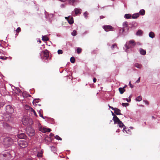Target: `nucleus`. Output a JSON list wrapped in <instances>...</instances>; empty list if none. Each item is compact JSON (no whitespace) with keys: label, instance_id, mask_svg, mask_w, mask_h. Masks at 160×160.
Returning <instances> with one entry per match:
<instances>
[{"label":"nucleus","instance_id":"26","mask_svg":"<svg viewBox=\"0 0 160 160\" xmlns=\"http://www.w3.org/2000/svg\"><path fill=\"white\" fill-rule=\"evenodd\" d=\"M143 32L140 30H138L136 33L137 35H141L142 34Z\"/></svg>","mask_w":160,"mask_h":160},{"label":"nucleus","instance_id":"48","mask_svg":"<svg viewBox=\"0 0 160 160\" xmlns=\"http://www.w3.org/2000/svg\"><path fill=\"white\" fill-rule=\"evenodd\" d=\"M129 85L130 86L131 88H133V86L132 85L130 82L129 83Z\"/></svg>","mask_w":160,"mask_h":160},{"label":"nucleus","instance_id":"33","mask_svg":"<svg viewBox=\"0 0 160 160\" xmlns=\"http://www.w3.org/2000/svg\"><path fill=\"white\" fill-rule=\"evenodd\" d=\"M70 62L72 63H74L75 62V59L74 57H72L70 59Z\"/></svg>","mask_w":160,"mask_h":160},{"label":"nucleus","instance_id":"18","mask_svg":"<svg viewBox=\"0 0 160 160\" xmlns=\"http://www.w3.org/2000/svg\"><path fill=\"white\" fill-rule=\"evenodd\" d=\"M128 23L127 22H124L123 23V26L124 27V28H126V29L127 30V31L128 30Z\"/></svg>","mask_w":160,"mask_h":160},{"label":"nucleus","instance_id":"24","mask_svg":"<svg viewBox=\"0 0 160 160\" xmlns=\"http://www.w3.org/2000/svg\"><path fill=\"white\" fill-rule=\"evenodd\" d=\"M43 152L41 151L40 152H38L37 154V156L39 158L42 157Z\"/></svg>","mask_w":160,"mask_h":160},{"label":"nucleus","instance_id":"35","mask_svg":"<svg viewBox=\"0 0 160 160\" xmlns=\"http://www.w3.org/2000/svg\"><path fill=\"white\" fill-rule=\"evenodd\" d=\"M82 49L80 48H78L77 49V51L78 54L80 53L82 51Z\"/></svg>","mask_w":160,"mask_h":160},{"label":"nucleus","instance_id":"41","mask_svg":"<svg viewBox=\"0 0 160 160\" xmlns=\"http://www.w3.org/2000/svg\"><path fill=\"white\" fill-rule=\"evenodd\" d=\"M122 105L123 106H127L129 105V104L128 103H122Z\"/></svg>","mask_w":160,"mask_h":160},{"label":"nucleus","instance_id":"40","mask_svg":"<svg viewBox=\"0 0 160 160\" xmlns=\"http://www.w3.org/2000/svg\"><path fill=\"white\" fill-rule=\"evenodd\" d=\"M8 58L7 57H3V56H0V59L2 60H7V59Z\"/></svg>","mask_w":160,"mask_h":160},{"label":"nucleus","instance_id":"50","mask_svg":"<svg viewBox=\"0 0 160 160\" xmlns=\"http://www.w3.org/2000/svg\"><path fill=\"white\" fill-rule=\"evenodd\" d=\"M105 16H104L103 15L101 16L100 17V19H102V18H105Z\"/></svg>","mask_w":160,"mask_h":160},{"label":"nucleus","instance_id":"7","mask_svg":"<svg viewBox=\"0 0 160 160\" xmlns=\"http://www.w3.org/2000/svg\"><path fill=\"white\" fill-rule=\"evenodd\" d=\"M27 133L28 136H32L35 134V131L31 127L28 128L27 130Z\"/></svg>","mask_w":160,"mask_h":160},{"label":"nucleus","instance_id":"29","mask_svg":"<svg viewBox=\"0 0 160 160\" xmlns=\"http://www.w3.org/2000/svg\"><path fill=\"white\" fill-rule=\"evenodd\" d=\"M70 3H72V5H73V3L78 2V0H68Z\"/></svg>","mask_w":160,"mask_h":160},{"label":"nucleus","instance_id":"51","mask_svg":"<svg viewBox=\"0 0 160 160\" xmlns=\"http://www.w3.org/2000/svg\"><path fill=\"white\" fill-rule=\"evenodd\" d=\"M108 106L110 108H111L112 110H114L115 108H113V107H111L109 105H108Z\"/></svg>","mask_w":160,"mask_h":160},{"label":"nucleus","instance_id":"55","mask_svg":"<svg viewBox=\"0 0 160 160\" xmlns=\"http://www.w3.org/2000/svg\"><path fill=\"white\" fill-rule=\"evenodd\" d=\"M4 105V104L3 103L0 104V106L2 107Z\"/></svg>","mask_w":160,"mask_h":160},{"label":"nucleus","instance_id":"16","mask_svg":"<svg viewBox=\"0 0 160 160\" xmlns=\"http://www.w3.org/2000/svg\"><path fill=\"white\" fill-rule=\"evenodd\" d=\"M118 90L121 94H122L125 91V90L124 89V87H123V88H119Z\"/></svg>","mask_w":160,"mask_h":160},{"label":"nucleus","instance_id":"21","mask_svg":"<svg viewBox=\"0 0 160 160\" xmlns=\"http://www.w3.org/2000/svg\"><path fill=\"white\" fill-rule=\"evenodd\" d=\"M42 40L43 41H47L49 40V39L46 36H42Z\"/></svg>","mask_w":160,"mask_h":160},{"label":"nucleus","instance_id":"14","mask_svg":"<svg viewBox=\"0 0 160 160\" xmlns=\"http://www.w3.org/2000/svg\"><path fill=\"white\" fill-rule=\"evenodd\" d=\"M28 118H23L22 119V122L24 125H26L28 123Z\"/></svg>","mask_w":160,"mask_h":160},{"label":"nucleus","instance_id":"43","mask_svg":"<svg viewBox=\"0 0 160 160\" xmlns=\"http://www.w3.org/2000/svg\"><path fill=\"white\" fill-rule=\"evenodd\" d=\"M58 54H62L63 53V51L62 50H58Z\"/></svg>","mask_w":160,"mask_h":160},{"label":"nucleus","instance_id":"9","mask_svg":"<svg viewBox=\"0 0 160 160\" xmlns=\"http://www.w3.org/2000/svg\"><path fill=\"white\" fill-rule=\"evenodd\" d=\"M3 156L4 157H7L9 158L11 157V155L10 153V151H7L4 153H2L0 155V157H2Z\"/></svg>","mask_w":160,"mask_h":160},{"label":"nucleus","instance_id":"11","mask_svg":"<svg viewBox=\"0 0 160 160\" xmlns=\"http://www.w3.org/2000/svg\"><path fill=\"white\" fill-rule=\"evenodd\" d=\"M82 10L81 9L75 8L74 9L75 14L76 15L78 14H80L81 13Z\"/></svg>","mask_w":160,"mask_h":160},{"label":"nucleus","instance_id":"10","mask_svg":"<svg viewBox=\"0 0 160 160\" xmlns=\"http://www.w3.org/2000/svg\"><path fill=\"white\" fill-rule=\"evenodd\" d=\"M17 136L20 139H25L26 137L25 134L24 133H22L18 134Z\"/></svg>","mask_w":160,"mask_h":160},{"label":"nucleus","instance_id":"60","mask_svg":"<svg viewBox=\"0 0 160 160\" xmlns=\"http://www.w3.org/2000/svg\"><path fill=\"white\" fill-rule=\"evenodd\" d=\"M127 85H125V86H124V88H125L126 87H127Z\"/></svg>","mask_w":160,"mask_h":160},{"label":"nucleus","instance_id":"8","mask_svg":"<svg viewBox=\"0 0 160 160\" xmlns=\"http://www.w3.org/2000/svg\"><path fill=\"white\" fill-rule=\"evenodd\" d=\"M102 28L106 32L113 31L114 28L109 25H105L102 27Z\"/></svg>","mask_w":160,"mask_h":160},{"label":"nucleus","instance_id":"27","mask_svg":"<svg viewBox=\"0 0 160 160\" xmlns=\"http://www.w3.org/2000/svg\"><path fill=\"white\" fill-rule=\"evenodd\" d=\"M135 66L138 68H141L142 67V65L138 63L135 64Z\"/></svg>","mask_w":160,"mask_h":160},{"label":"nucleus","instance_id":"31","mask_svg":"<svg viewBox=\"0 0 160 160\" xmlns=\"http://www.w3.org/2000/svg\"><path fill=\"white\" fill-rule=\"evenodd\" d=\"M142 100V97L141 96H138L136 99V100L138 101H140Z\"/></svg>","mask_w":160,"mask_h":160},{"label":"nucleus","instance_id":"32","mask_svg":"<svg viewBox=\"0 0 160 160\" xmlns=\"http://www.w3.org/2000/svg\"><path fill=\"white\" fill-rule=\"evenodd\" d=\"M30 111L31 112H33V113H34V115H35L36 116H37L36 112L32 108H31V110Z\"/></svg>","mask_w":160,"mask_h":160},{"label":"nucleus","instance_id":"47","mask_svg":"<svg viewBox=\"0 0 160 160\" xmlns=\"http://www.w3.org/2000/svg\"><path fill=\"white\" fill-rule=\"evenodd\" d=\"M143 101L145 102V103L147 105H149V102L147 100H143Z\"/></svg>","mask_w":160,"mask_h":160},{"label":"nucleus","instance_id":"22","mask_svg":"<svg viewBox=\"0 0 160 160\" xmlns=\"http://www.w3.org/2000/svg\"><path fill=\"white\" fill-rule=\"evenodd\" d=\"M149 37L152 38H153L155 37V34L153 32H150L149 34Z\"/></svg>","mask_w":160,"mask_h":160},{"label":"nucleus","instance_id":"20","mask_svg":"<svg viewBox=\"0 0 160 160\" xmlns=\"http://www.w3.org/2000/svg\"><path fill=\"white\" fill-rule=\"evenodd\" d=\"M124 18L126 19H129L132 18V16L129 14H126L124 15Z\"/></svg>","mask_w":160,"mask_h":160},{"label":"nucleus","instance_id":"23","mask_svg":"<svg viewBox=\"0 0 160 160\" xmlns=\"http://www.w3.org/2000/svg\"><path fill=\"white\" fill-rule=\"evenodd\" d=\"M139 14L138 13L133 14L132 16V18H137L139 16Z\"/></svg>","mask_w":160,"mask_h":160},{"label":"nucleus","instance_id":"2","mask_svg":"<svg viewBox=\"0 0 160 160\" xmlns=\"http://www.w3.org/2000/svg\"><path fill=\"white\" fill-rule=\"evenodd\" d=\"M12 139L10 138H4L3 140V144L6 147H8L11 145L13 142H16L18 140L16 138Z\"/></svg>","mask_w":160,"mask_h":160},{"label":"nucleus","instance_id":"58","mask_svg":"<svg viewBox=\"0 0 160 160\" xmlns=\"http://www.w3.org/2000/svg\"><path fill=\"white\" fill-rule=\"evenodd\" d=\"M152 119H155V118L153 116H152Z\"/></svg>","mask_w":160,"mask_h":160},{"label":"nucleus","instance_id":"38","mask_svg":"<svg viewBox=\"0 0 160 160\" xmlns=\"http://www.w3.org/2000/svg\"><path fill=\"white\" fill-rule=\"evenodd\" d=\"M72 35L73 36H75L77 35V32L76 30H74L72 33Z\"/></svg>","mask_w":160,"mask_h":160},{"label":"nucleus","instance_id":"53","mask_svg":"<svg viewBox=\"0 0 160 160\" xmlns=\"http://www.w3.org/2000/svg\"><path fill=\"white\" fill-rule=\"evenodd\" d=\"M39 115L40 117H42V118H44V117L43 115H42L40 112L39 113Z\"/></svg>","mask_w":160,"mask_h":160},{"label":"nucleus","instance_id":"34","mask_svg":"<svg viewBox=\"0 0 160 160\" xmlns=\"http://www.w3.org/2000/svg\"><path fill=\"white\" fill-rule=\"evenodd\" d=\"M117 47V44L116 43H115V44L112 45L111 47V48L113 50V49H114L115 48H116Z\"/></svg>","mask_w":160,"mask_h":160},{"label":"nucleus","instance_id":"42","mask_svg":"<svg viewBox=\"0 0 160 160\" xmlns=\"http://www.w3.org/2000/svg\"><path fill=\"white\" fill-rule=\"evenodd\" d=\"M55 138H56L57 140H62V138L58 135H56L55 137Z\"/></svg>","mask_w":160,"mask_h":160},{"label":"nucleus","instance_id":"19","mask_svg":"<svg viewBox=\"0 0 160 160\" xmlns=\"http://www.w3.org/2000/svg\"><path fill=\"white\" fill-rule=\"evenodd\" d=\"M51 129L50 128H43V130H41V131L44 132H50L51 131Z\"/></svg>","mask_w":160,"mask_h":160},{"label":"nucleus","instance_id":"39","mask_svg":"<svg viewBox=\"0 0 160 160\" xmlns=\"http://www.w3.org/2000/svg\"><path fill=\"white\" fill-rule=\"evenodd\" d=\"M125 30V29L124 28H121L120 30V33H123V32Z\"/></svg>","mask_w":160,"mask_h":160},{"label":"nucleus","instance_id":"6","mask_svg":"<svg viewBox=\"0 0 160 160\" xmlns=\"http://www.w3.org/2000/svg\"><path fill=\"white\" fill-rule=\"evenodd\" d=\"M6 111L8 114H12L14 112L13 108L10 105H8L6 107Z\"/></svg>","mask_w":160,"mask_h":160},{"label":"nucleus","instance_id":"13","mask_svg":"<svg viewBox=\"0 0 160 160\" xmlns=\"http://www.w3.org/2000/svg\"><path fill=\"white\" fill-rule=\"evenodd\" d=\"M43 55L45 57H46L47 59H48L49 57V52L48 51L46 50L43 52Z\"/></svg>","mask_w":160,"mask_h":160},{"label":"nucleus","instance_id":"30","mask_svg":"<svg viewBox=\"0 0 160 160\" xmlns=\"http://www.w3.org/2000/svg\"><path fill=\"white\" fill-rule=\"evenodd\" d=\"M24 108L28 110H29V111L30 110L31 108H32L30 107L29 106L27 105H26L24 106Z\"/></svg>","mask_w":160,"mask_h":160},{"label":"nucleus","instance_id":"5","mask_svg":"<svg viewBox=\"0 0 160 160\" xmlns=\"http://www.w3.org/2000/svg\"><path fill=\"white\" fill-rule=\"evenodd\" d=\"M18 143L20 147L22 148L26 147L28 145L27 142L24 140H20L18 142Z\"/></svg>","mask_w":160,"mask_h":160},{"label":"nucleus","instance_id":"45","mask_svg":"<svg viewBox=\"0 0 160 160\" xmlns=\"http://www.w3.org/2000/svg\"><path fill=\"white\" fill-rule=\"evenodd\" d=\"M131 96H130L129 97V99H128L127 98L126 99V100L128 102H130L131 101Z\"/></svg>","mask_w":160,"mask_h":160},{"label":"nucleus","instance_id":"54","mask_svg":"<svg viewBox=\"0 0 160 160\" xmlns=\"http://www.w3.org/2000/svg\"><path fill=\"white\" fill-rule=\"evenodd\" d=\"M70 17V16H69L68 17H65V19L67 20L68 21V19H69V17Z\"/></svg>","mask_w":160,"mask_h":160},{"label":"nucleus","instance_id":"36","mask_svg":"<svg viewBox=\"0 0 160 160\" xmlns=\"http://www.w3.org/2000/svg\"><path fill=\"white\" fill-rule=\"evenodd\" d=\"M39 99H35L33 101V103L36 104L38 103L39 102Z\"/></svg>","mask_w":160,"mask_h":160},{"label":"nucleus","instance_id":"17","mask_svg":"<svg viewBox=\"0 0 160 160\" xmlns=\"http://www.w3.org/2000/svg\"><path fill=\"white\" fill-rule=\"evenodd\" d=\"M139 51L141 54L145 55L146 54V51L142 48H140L139 49Z\"/></svg>","mask_w":160,"mask_h":160},{"label":"nucleus","instance_id":"25","mask_svg":"<svg viewBox=\"0 0 160 160\" xmlns=\"http://www.w3.org/2000/svg\"><path fill=\"white\" fill-rule=\"evenodd\" d=\"M51 150L54 152H55L56 151V148L55 147L51 146L50 147Z\"/></svg>","mask_w":160,"mask_h":160},{"label":"nucleus","instance_id":"57","mask_svg":"<svg viewBox=\"0 0 160 160\" xmlns=\"http://www.w3.org/2000/svg\"><path fill=\"white\" fill-rule=\"evenodd\" d=\"M136 44H138V45H139L140 44V43L139 42H137L136 43Z\"/></svg>","mask_w":160,"mask_h":160},{"label":"nucleus","instance_id":"1","mask_svg":"<svg viewBox=\"0 0 160 160\" xmlns=\"http://www.w3.org/2000/svg\"><path fill=\"white\" fill-rule=\"evenodd\" d=\"M112 115L113 116L112 120L114 121V124H118L120 127L122 128H123V131L124 132H126L127 133H128L127 130V129L126 128L125 126L123 123L112 112Z\"/></svg>","mask_w":160,"mask_h":160},{"label":"nucleus","instance_id":"12","mask_svg":"<svg viewBox=\"0 0 160 160\" xmlns=\"http://www.w3.org/2000/svg\"><path fill=\"white\" fill-rule=\"evenodd\" d=\"M114 109V113L115 114L117 115L122 114L120 113L121 110L119 109L116 108H115Z\"/></svg>","mask_w":160,"mask_h":160},{"label":"nucleus","instance_id":"56","mask_svg":"<svg viewBox=\"0 0 160 160\" xmlns=\"http://www.w3.org/2000/svg\"><path fill=\"white\" fill-rule=\"evenodd\" d=\"M53 134L52 133H51L49 135V136L50 137H52V136H53Z\"/></svg>","mask_w":160,"mask_h":160},{"label":"nucleus","instance_id":"3","mask_svg":"<svg viewBox=\"0 0 160 160\" xmlns=\"http://www.w3.org/2000/svg\"><path fill=\"white\" fill-rule=\"evenodd\" d=\"M4 118L6 121L9 122H12L13 119V117L12 114L8 113L4 116Z\"/></svg>","mask_w":160,"mask_h":160},{"label":"nucleus","instance_id":"4","mask_svg":"<svg viewBox=\"0 0 160 160\" xmlns=\"http://www.w3.org/2000/svg\"><path fill=\"white\" fill-rule=\"evenodd\" d=\"M136 45V43L134 40H131L129 41L128 44L127 43L126 44L125 47L127 49H129L130 48L134 47Z\"/></svg>","mask_w":160,"mask_h":160},{"label":"nucleus","instance_id":"49","mask_svg":"<svg viewBox=\"0 0 160 160\" xmlns=\"http://www.w3.org/2000/svg\"><path fill=\"white\" fill-rule=\"evenodd\" d=\"M140 77H139L138 80L136 81V82L137 83H138L140 82Z\"/></svg>","mask_w":160,"mask_h":160},{"label":"nucleus","instance_id":"37","mask_svg":"<svg viewBox=\"0 0 160 160\" xmlns=\"http://www.w3.org/2000/svg\"><path fill=\"white\" fill-rule=\"evenodd\" d=\"M45 140L46 141L47 140L48 141L51 142V139L50 138L48 137L45 138Z\"/></svg>","mask_w":160,"mask_h":160},{"label":"nucleus","instance_id":"46","mask_svg":"<svg viewBox=\"0 0 160 160\" xmlns=\"http://www.w3.org/2000/svg\"><path fill=\"white\" fill-rule=\"evenodd\" d=\"M87 15H88V13H87V12H86L84 13V16L86 18H87Z\"/></svg>","mask_w":160,"mask_h":160},{"label":"nucleus","instance_id":"28","mask_svg":"<svg viewBox=\"0 0 160 160\" xmlns=\"http://www.w3.org/2000/svg\"><path fill=\"white\" fill-rule=\"evenodd\" d=\"M139 13L140 15H143L145 14V10L144 9H142L140 11Z\"/></svg>","mask_w":160,"mask_h":160},{"label":"nucleus","instance_id":"52","mask_svg":"<svg viewBox=\"0 0 160 160\" xmlns=\"http://www.w3.org/2000/svg\"><path fill=\"white\" fill-rule=\"evenodd\" d=\"M96 81H97V79L96 78H94L93 79V82H96Z\"/></svg>","mask_w":160,"mask_h":160},{"label":"nucleus","instance_id":"59","mask_svg":"<svg viewBox=\"0 0 160 160\" xmlns=\"http://www.w3.org/2000/svg\"><path fill=\"white\" fill-rule=\"evenodd\" d=\"M27 160H32V159H27Z\"/></svg>","mask_w":160,"mask_h":160},{"label":"nucleus","instance_id":"44","mask_svg":"<svg viewBox=\"0 0 160 160\" xmlns=\"http://www.w3.org/2000/svg\"><path fill=\"white\" fill-rule=\"evenodd\" d=\"M21 31V28L20 27H18L17 30H16V32L18 33L19 32H20Z\"/></svg>","mask_w":160,"mask_h":160},{"label":"nucleus","instance_id":"15","mask_svg":"<svg viewBox=\"0 0 160 160\" xmlns=\"http://www.w3.org/2000/svg\"><path fill=\"white\" fill-rule=\"evenodd\" d=\"M68 19V22L70 24H71L73 23V18L72 17H70Z\"/></svg>","mask_w":160,"mask_h":160}]
</instances>
